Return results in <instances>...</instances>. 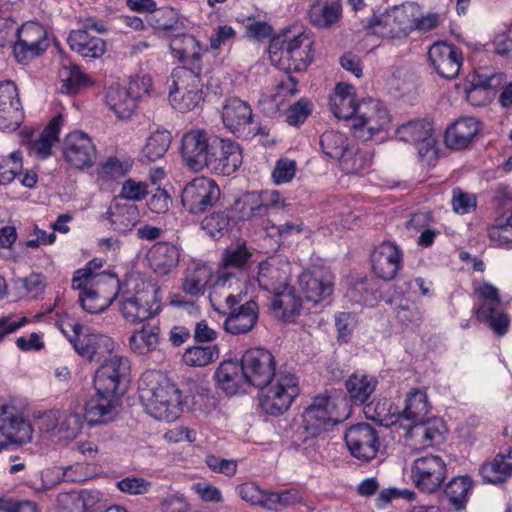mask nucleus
<instances>
[{
  "instance_id": "61",
  "label": "nucleus",
  "mask_w": 512,
  "mask_h": 512,
  "mask_svg": "<svg viewBox=\"0 0 512 512\" xmlns=\"http://www.w3.org/2000/svg\"><path fill=\"white\" fill-rule=\"evenodd\" d=\"M22 171V154L14 151L9 154L4 163L0 164V184L7 185L18 178Z\"/></svg>"
},
{
  "instance_id": "10",
  "label": "nucleus",
  "mask_w": 512,
  "mask_h": 512,
  "mask_svg": "<svg viewBox=\"0 0 512 512\" xmlns=\"http://www.w3.org/2000/svg\"><path fill=\"white\" fill-rule=\"evenodd\" d=\"M248 386L264 390L276 378V362L273 354L263 348L247 350L241 358Z\"/></svg>"
},
{
  "instance_id": "17",
  "label": "nucleus",
  "mask_w": 512,
  "mask_h": 512,
  "mask_svg": "<svg viewBox=\"0 0 512 512\" xmlns=\"http://www.w3.org/2000/svg\"><path fill=\"white\" fill-rule=\"evenodd\" d=\"M48 46L46 29L37 22H27L18 29L14 55L18 62L26 63L39 56Z\"/></svg>"
},
{
  "instance_id": "21",
  "label": "nucleus",
  "mask_w": 512,
  "mask_h": 512,
  "mask_svg": "<svg viewBox=\"0 0 512 512\" xmlns=\"http://www.w3.org/2000/svg\"><path fill=\"white\" fill-rule=\"evenodd\" d=\"M217 148L210 152L207 165L212 172L229 176L242 164V151L238 143L217 138L214 141Z\"/></svg>"
},
{
  "instance_id": "15",
  "label": "nucleus",
  "mask_w": 512,
  "mask_h": 512,
  "mask_svg": "<svg viewBox=\"0 0 512 512\" xmlns=\"http://www.w3.org/2000/svg\"><path fill=\"white\" fill-rule=\"evenodd\" d=\"M344 440L351 455L363 462L375 459L381 447L378 431L365 422L350 426Z\"/></svg>"
},
{
  "instance_id": "20",
  "label": "nucleus",
  "mask_w": 512,
  "mask_h": 512,
  "mask_svg": "<svg viewBox=\"0 0 512 512\" xmlns=\"http://www.w3.org/2000/svg\"><path fill=\"white\" fill-rule=\"evenodd\" d=\"M63 157L73 168H89L96 161V148L86 133L73 131L64 139Z\"/></svg>"
},
{
  "instance_id": "7",
  "label": "nucleus",
  "mask_w": 512,
  "mask_h": 512,
  "mask_svg": "<svg viewBox=\"0 0 512 512\" xmlns=\"http://www.w3.org/2000/svg\"><path fill=\"white\" fill-rule=\"evenodd\" d=\"M236 290H226L225 303L227 316L224 321V329L233 335L247 334L258 322L259 306L256 301L250 299L242 303V292L234 293Z\"/></svg>"
},
{
  "instance_id": "9",
  "label": "nucleus",
  "mask_w": 512,
  "mask_h": 512,
  "mask_svg": "<svg viewBox=\"0 0 512 512\" xmlns=\"http://www.w3.org/2000/svg\"><path fill=\"white\" fill-rule=\"evenodd\" d=\"M259 398L261 408L270 415L287 411L298 395V381L292 373H279Z\"/></svg>"
},
{
  "instance_id": "64",
  "label": "nucleus",
  "mask_w": 512,
  "mask_h": 512,
  "mask_svg": "<svg viewBox=\"0 0 512 512\" xmlns=\"http://www.w3.org/2000/svg\"><path fill=\"white\" fill-rule=\"evenodd\" d=\"M312 103L307 98H301L286 110V122L290 126H299L312 113Z\"/></svg>"
},
{
  "instance_id": "50",
  "label": "nucleus",
  "mask_w": 512,
  "mask_h": 512,
  "mask_svg": "<svg viewBox=\"0 0 512 512\" xmlns=\"http://www.w3.org/2000/svg\"><path fill=\"white\" fill-rule=\"evenodd\" d=\"M219 357V349L217 345H195L188 347L183 356L182 361L190 367H204Z\"/></svg>"
},
{
  "instance_id": "32",
  "label": "nucleus",
  "mask_w": 512,
  "mask_h": 512,
  "mask_svg": "<svg viewBox=\"0 0 512 512\" xmlns=\"http://www.w3.org/2000/svg\"><path fill=\"white\" fill-rule=\"evenodd\" d=\"M179 259V248L168 242H157L147 254L150 267L159 275L169 274L178 266Z\"/></svg>"
},
{
  "instance_id": "37",
  "label": "nucleus",
  "mask_w": 512,
  "mask_h": 512,
  "mask_svg": "<svg viewBox=\"0 0 512 512\" xmlns=\"http://www.w3.org/2000/svg\"><path fill=\"white\" fill-rule=\"evenodd\" d=\"M356 104L354 87L347 83H338L330 97L333 114L339 119L351 121Z\"/></svg>"
},
{
  "instance_id": "3",
  "label": "nucleus",
  "mask_w": 512,
  "mask_h": 512,
  "mask_svg": "<svg viewBox=\"0 0 512 512\" xmlns=\"http://www.w3.org/2000/svg\"><path fill=\"white\" fill-rule=\"evenodd\" d=\"M312 46L313 41L308 35L293 34L290 29H287L270 40L269 57L273 63L288 70L304 71L314 58Z\"/></svg>"
},
{
  "instance_id": "54",
  "label": "nucleus",
  "mask_w": 512,
  "mask_h": 512,
  "mask_svg": "<svg viewBox=\"0 0 512 512\" xmlns=\"http://www.w3.org/2000/svg\"><path fill=\"white\" fill-rule=\"evenodd\" d=\"M480 474L486 482L492 484L503 483L512 476L511 466L505 464L504 456L498 454L493 461L481 466Z\"/></svg>"
},
{
  "instance_id": "1",
  "label": "nucleus",
  "mask_w": 512,
  "mask_h": 512,
  "mask_svg": "<svg viewBox=\"0 0 512 512\" xmlns=\"http://www.w3.org/2000/svg\"><path fill=\"white\" fill-rule=\"evenodd\" d=\"M101 259L89 261L85 267L74 272L72 288L78 290L83 310L91 314L104 312L120 291V280L116 273L100 272Z\"/></svg>"
},
{
  "instance_id": "6",
  "label": "nucleus",
  "mask_w": 512,
  "mask_h": 512,
  "mask_svg": "<svg viewBox=\"0 0 512 512\" xmlns=\"http://www.w3.org/2000/svg\"><path fill=\"white\" fill-rule=\"evenodd\" d=\"M133 285L130 296V322L141 323L158 314L160 311L159 287L138 272L130 273V285Z\"/></svg>"
},
{
  "instance_id": "23",
  "label": "nucleus",
  "mask_w": 512,
  "mask_h": 512,
  "mask_svg": "<svg viewBox=\"0 0 512 512\" xmlns=\"http://www.w3.org/2000/svg\"><path fill=\"white\" fill-rule=\"evenodd\" d=\"M34 423L24 418L23 414L13 405L4 404L0 407V432L11 442L26 444L32 441Z\"/></svg>"
},
{
  "instance_id": "12",
  "label": "nucleus",
  "mask_w": 512,
  "mask_h": 512,
  "mask_svg": "<svg viewBox=\"0 0 512 512\" xmlns=\"http://www.w3.org/2000/svg\"><path fill=\"white\" fill-rule=\"evenodd\" d=\"M93 386L96 392L123 398L128 387L125 358L115 355L106 359L94 373Z\"/></svg>"
},
{
  "instance_id": "19",
  "label": "nucleus",
  "mask_w": 512,
  "mask_h": 512,
  "mask_svg": "<svg viewBox=\"0 0 512 512\" xmlns=\"http://www.w3.org/2000/svg\"><path fill=\"white\" fill-rule=\"evenodd\" d=\"M24 121V110L17 86L10 80L0 82V131L13 132Z\"/></svg>"
},
{
  "instance_id": "49",
  "label": "nucleus",
  "mask_w": 512,
  "mask_h": 512,
  "mask_svg": "<svg viewBox=\"0 0 512 512\" xmlns=\"http://www.w3.org/2000/svg\"><path fill=\"white\" fill-rule=\"evenodd\" d=\"M443 423L437 418H425V421L416 422L410 425L411 437L420 438L419 443L422 447H429L442 438L441 429Z\"/></svg>"
},
{
  "instance_id": "56",
  "label": "nucleus",
  "mask_w": 512,
  "mask_h": 512,
  "mask_svg": "<svg viewBox=\"0 0 512 512\" xmlns=\"http://www.w3.org/2000/svg\"><path fill=\"white\" fill-rule=\"evenodd\" d=\"M62 80L61 92L76 94L89 85V79L76 65L63 67L60 72Z\"/></svg>"
},
{
  "instance_id": "51",
  "label": "nucleus",
  "mask_w": 512,
  "mask_h": 512,
  "mask_svg": "<svg viewBox=\"0 0 512 512\" xmlns=\"http://www.w3.org/2000/svg\"><path fill=\"white\" fill-rule=\"evenodd\" d=\"M128 181L122 184L121 194L116 197L108 210L111 227L120 232H125L128 226V196L125 191Z\"/></svg>"
},
{
  "instance_id": "44",
  "label": "nucleus",
  "mask_w": 512,
  "mask_h": 512,
  "mask_svg": "<svg viewBox=\"0 0 512 512\" xmlns=\"http://www.w3.org/2000/svg\"><path fill=\"white\" fill-rule=\"evenodd\" d=\"M172 54L184 63H200L202 52L199 41L192 35H176L170 41Z\"/></svg>"
},
{
  "instance_id": "22",
  "label": "nucleus",
  "mask_w": 512,
  "mask_h": 512,
  "mask_svg": "<svg viewBox=\"0 0 512 512\" xmlns=\"http://www.w3.org/2000/svg\"><path fill=\"white\" fill-rule=\"evenodd\" d=\"M122 410V397L111 394H95L86 402L84 418L90 426L113 422Z\"/></svg>"
},
{
  "instance_id": "53",
  "label": "nucleus",
  "mask_w": 512,
  "mask_h": 512,
  "mask_svg": "<svg viewBox=\"0 0 512 512\" xmlns=\"http://www.w3.org/2000/svg\"><path fill=\"white\" fill-rule=\"evenodd\" d=\"M157 328L149 325H142L141 328L134 329L130 337V350L138 354H146L155 349L158 342Z\"/></svg>"
},
{
  "instance_id": "38",
  "label": "nucleus",
  "mask_w": 512,
  "mask_h": 512,
  "mask_svg": "<svg viewBox=\"0 0 512 512\" xmlns=\"http://www.w3.org/2000/svg\"><path fill=\"white\" fill-rule=\"evenodd\" d=\"M67 41L70 48L83 57L98 58L106 50L105 42L99 37L91 36L86 29L72 31Z\"/></svg>"
},
{
  "instance_id": "25",
  "label": "nucleus",
  "mask_w": 512,
  "mask_h": 512,
  "mask_svg": "<svg viewBox=\"0 0 512 512\" xmlns=\"http://www.w3.org/2000/svg\"><path fill=\"white\" fill-rule=\"evenodd\" d=\"M332 275L321 268L304 271L298 279L299 287L306 301L317 304L333 292Z\"/></svg>"
},
{
  "instance_id": "59",
  "label": "nucleus",
  "mask_w": 512,
  "mask_h": 512,
  "mask_svg": "<svg viewBox=\"0 0 512 512\" xmlns=\"http://www.w3.org/2000/svg\"><path fill=\"white\" fill-rule=\"evenodd\" d=\"M202 88L183 90L181 93L169 92V101L181 113L191 111L202 100Z\"/></svg>"
},
{
  "instance_id": "30",
  "label": "nucleus",
  "mask_w": 512,
  "mask_h": 512,
  "mask_svg": "<svg viewBox=\"0 0 512 512\" xmlns=\"http://www.w3.org/2000/svg\"><path fill=\"white\" fill-rule=\"evenodd\" d=\"M479 131L480 124L476 118L461 117L446 129L445 144L456 150L466 148Z\"/></svg>"
},
{
  "instance_id": "13",
  "label": "nucleus",
  "mask_w": 512,
  "mask_h": 512,
  "mask_svg": "<svg viewBox=\"0 0 512 512\" xmlns=\"http://www.w3.org/2000/svg\"><path fill=\"white\" fill-rule=\"evenodd\" d=\"M220 196L221 190L214 180L197 177L183 188L181 203L189 213L200 214L213 207Z\"/></svg>"
},
{
  "instance_id": "14",
  "label": "nucleus",
  "mask_w": 512,
  "mask_h": 512,
  "mask_svg": "<svg viewBox=\"0 0 512 512\" xmlns=\"http://www.w3.org/2000/svg\"><path fill=\"white\" fill-rule=\"evenodd\" d=\"M447 476V466L438 455L417 458L411 468L412 481L417 489L426 494L438 491Z\"/></svg>"
},
{
  "instance_id": "2",
  "label": "nucleus",
  "mask_w": 512,
  "mask_h": 512,
  "mask_svg": "<svg viewBox=\"0 0 512 512\" xmlns=\"http://www.w3.org/2000/svg\"><path fill=\"white\" fill-rule=\"evenodd\" d=\"M138 399L146 413L160 421L173 422L183 411L181 390L160 371L148 370L142 374Z\"/></svg>"
},
{
  "instance_id": "27",
  "label": "nucleus",
  "mask_w": 512,
  "mask_h": 512,
  "mask_svg": "<svg viewBox=\"0 0 512 512\" xmlns=\"http://www.w3.org/2000/svg\"><path fill=\"white\" fill-rule=\"evenodd\" d=\"M372 269L376 276L385 281L395 278L401 265V252L391 242H383L371 254Z\"/></svg>"
},
{
  "instance_id": "47",
  "label": "nucleus",
  "mask_w": 512,
  "mask_h": 512,
  "mask_svg": "<svg viewBox=\"0 0 512 512\" xmlns=\"http://www.w3.org/2000/svg\"><path fill=\"white\" fill-rule=\"evenodd\" d=\"M98 499L99 493L97 491L63 492L57 497V505L64 512H79L81 508H92L94 502Z\"/></svg>"
},
{
  "instance_id": "46",
  "label": "nucleus",
  "mask_w": 512,
  "mask_h": 512,
  "mask_svg": "<svg viewBox=\"0 0 512 512\" xmlns=\"http://www.w3.org/2000/svg\"><path fill=\"white\" fill-rule=\"evenodd\" d=\"M236 206H240V219L244 221H262L264 217L269 216L271 211L258 196L257 192H251L244 195L242 199L235 202ZM267 219H265L266 221Z\"/></svg>"
},
{
  "instance_id": "43",
  "label": "nucleus",
  "mask_w": 512,
  "mask_h": 512,
  "mask_svg": "<svg viewBox=\"0 0 512 512\" xmlns=\"http://www.w3.org/2000/svg\"><path fill=\"white\" fill-rule=\"evenodd\" d=\"M213 277L212 270L206 265H197L188 270L182 280L181 288L191 297L203 296Z\"/></svg>"
},
{
  "instance_id": "24",
  "label": "nucleus",
  "mask_w": 512,
  "mask_h": 512,
  "mask_svg": "<svg viewBox=\"0 0 512 512\" xmlns=\"http://www.w3.org/2000/svg\"><path fill=\"white\" fill-rule=\"evenodd\" d=\"M428 59L436 73L445 79L456 78L463 63L461 50L445 42L434 43L428 50Z\"/></svg>"
},
{
  "instance_id": "48",
  "label": "nucleus",
  "mask_w": 512,
  "mask_h": 512,
  "mask_svg": "<svg viewBox=\"0 0 512 512\" xmlns=\"http://www.w3.org/2000/svg\"><path fill=\"white\" fill-rule=\"evenodd\" d=\"M272 308L285 322H290L300 313L301 301L286 286L285 289L274 294Z\"/></svg>"
},
{
  "instance_id": "35",
  "label": "nucleus",
  "mask_w": 512,
  "mask_h": 512,
  "mask_svg": "<svg viewBox=\"0 0 512 512\" xmlns=\"http://www.w3.org/2000/svg\"><path fill=\"white\" fill-rule=\"evenodd\" d=\"M172 141L171 133L167 130H156L151 133L141 147L138 161L150 164L162 159L167 153Z\"/></svg>"
},
{
  "instance_id": "63",
  "label": "nucleus",
  "mask_w": 512,
  "mask_h": 512,
  "mask_svg": "<svg viewBox=\"0 0 512 512\" xmlns=\"http://www.w3.org/2000/svg\"><path fill=\"white\" fill-rule=\"evenodd\" d=\"M263 229L267 232L268 236H278L279 240H286L294 234H299L304 229L302 221L286 222L285 224L275 225L267 219L263 222Z\"/></svg>"
},
{
  "instance_id": "41",
  "label": "nucleus",
  "mask_w": 512,
  "mask_h": 512,
  "mask_svg": "<svg viewBox=\"0 0 512 512\" xmlns=\"http://www.w3.org/2000/svg\"><path fill=\"white\" fill-rule=\"evenodd\" d=\"M257 282L261 289L273 295L288 286L286 272L280 269L274 260L259 264Z\"/></svg>"
},
{
  "instance_id": "34",
  "label": "nucleus",
  "mask_w": 512,
  "mask_h": 512,
  "mask_svg": "<svg viewBox=\"0 0 512 512\" xmlns=\"http://www.w3.org/2000/svg\"><path fill=\"white\" fill-rule=\"evenodd\" d=\"M473 488V481L468 475L453 477L443 488L442 501L455 511L466 508L468 494Z\"/></svg>"
},
{
  "instance_id": "36",
  "label": "nucleus",
  "mask_w": 512,
  "mask_h": 512,
  "mask_svg": "<svg viewBox=\"0 0 512 512\" xmlns=\"http://www.w3.org/2000/svg\"><path fill=\"white\" fill-rule=\"evenodd\" d=\"M63 122L61 115L53 117L39 138L30 143L29 153L39 159L48 158L52 154V147L58 140Z\"/></svg>"
},
{
  "instance_id": "4",
  "label": "nucleus",
  "mask_w": 512,
  "mask_h": 512,
  "mask_svg": "<svg viewBox=\"0 0 512 512\" xmlns=\"http://www.w3.org/2000/svg\"><path fill=\"white\" fill-rule=\"evenodd\" d=\"M32 419L40 434L63 445L75 440L82 432L84 424L82 414L73 408L35 411Z\"/></svg>"
},
{
  "instance_id": "45",
  "label": "nucleus",
  "mask_w": 512,
  "mask_h": 512,
  "mask_svg": "<svg viewBox=\"0 0 512 512\" xmlns=\"http://www.w3.org/2000/svg\"><path fill=\"white\" fill-rule=\"evenodd\" d=\"M392 404L387 399L372 400L363 408L367 419L372 420L384 427H391L401 420L399 412H391Z\"/></svg>"
},
{
  "instance_id": "8",
  "label": "nucleus",
  "mask_w": 512,
  "mask_h": 512,
  "mask_svg": "<svg viewBox=\"0 0 512 512\" xmlns=\"http://www.w3.org/2000/svg\"><path fill=\"white\" fill-rule=\"evenodd\" d=\"M252 253L245 245L226 249L222 254L221 270L211 285V296L221 294V290H237L241 286V275L248 266Z\"/></svg>"
},
{
  "instance_id": "57",
  "label": "nucleus",
  "mask_w": 512,
  "mask_h": 512,
  "mask_svg": "<svg viewBox=\"0 0 512 512\" xmlns=\"http://www.w3.org/2000/svg\"><path fill=\"white\" fill-rule=\"evenodd\" d=\"M339 162L342 171L346 174H356L366 169L370 165L371 159L358 147L350 146Z\"/></svg>"
},
{
  "instance_id": "55",
  "label": "nucleus",
  "mask_w": 512,
  "mask_h": 512,
  "mask_svg": "<svg viewBox=\"0 0 512 512\" xmlns=\"http://www.w3.org/2000/svg\"><path fill=\"white\" fill-rule=\"evenodd\" d=\"M475 294L481 300L480 306L474 309L476 317H485L491 312V309L497 308L501 304L499 290L490 283H483L477 287Z\"/></svg>"
},
{
  "instance_id": "28",
  "label": "nucleus",
  "mask_w": 512,
  "mask_h": 512,
  "mask_svg": "<svg viewBox=\"0 0 512 512\" xmlns=\"http://www.w3.org/2000/svg\"><path fill=\"white\" fill-rule=\"evenodd\" d=\"M396 137L403 142L418 145V153L424 157L434 145L432 138V124L425 119L411 120L403 123L396 129Z\"/></svg>"
},
{
  "instance_id": "42",
  "label": "nucleus",
  "mask_w": 512,
  "mask_h": 512,
  "mask_svg": "<svg viewBox=\"0 0 512 512\" xmlns=\"http://www.w3.org/2000/svg\"><path fill=\"white\" fill-rule=\"evenodd\" d=\"M429 409L426 392L415 388L407 394L405 407L401 413L399 412V415H401V419L411 422L412 425L416 422L425 421Z\"/></svg>"
},
{
  "instance_id": "29",
  "label": "nucleus",
  "mask_w": 512,
  "mask_h": 512,
  "mask_svg": "<svg viewBox=\"0 0 512 512\" xmlns=\"http://www.w3.org/2000/svg\"><path fill=\"white\" fill-rule=\"evenodd\" d=\"M253 121L251 106L238 97H230L222 107V122L235 135H240Z\"/></svg>"
},
{
  "instance_id": "33",
  "label": "nucleus",
  "mask_w": 512,
  "mask_h": 512,
  "mask_svg": "<svg viewBox=\"0 0 512 512\" xmlns=\"http://www.w3.org/2000/svg\"><path fill=\"white\" fill-rule=\"evenodd\" d=\"M308 16L315 27L330 28L341 19V0H311Z\"/></svg>"
},
{
  "instance_id": "52",
  "label": "nucleus",
  "mask_w": 512,
  "mask_h": 512,
  "mask_svg": "<svg viewBox=\"0 0 512 512\" xmlns=\"http://www.w3.org/2000/svg\"><path fill=\"white\" fill-rule=\"evenodd\" d=\"M319 144L322 152L333 159L340 160L351 146L347 142L345 135L335 132L326 131L319 138Z\"/></svg>"
},
{
  "instance_id": "40",
  "label": "nucleus",
  "mask_w": 512,
  "mask_h": 512,
  "mask_svg": "<svg viewBox=\"0 0 512 512\" xmlns=\"http://www.w3.org/2000/svg\"><path fill=\"white\" fill-rule=\"evenodd\" d=\"M377 383L373 376L353 373L346 380L345 387L351 402L355 405H362L373 394Z\"/></svg>"
},
{
  "instance_id": "39",
  "label": "nucleus",
  "mask_w": 512,
  "mask_h": 512,
  "mask_svg": "<svg viewBox=\"0 0 512 512\" xmlns=\"http://www.w3.org/2000/svg\"><path fill=\"white\" fill-rule=\"evenodd\" d=\"M191 67L179 66L173 69L170 81L169 92L181 93L183 90L202 88L200 63H188Z\"/></svg>"
},
{
  "instance_id": "26",
  "label": "nucleus",
  "mask_w": 512,
  "mask_h": 512,
  "mask_svg": "<svg viewBox=\"0 0 512 512\" xmlns=\"http://www.w3.org/2000/svg\"><path fill=\"white\" fill-rule=\"evenodd\" d=\"M351 121L352 128L366 127L372 134L384 128L389 122V115L387 110L380 105L379 101L368 98L357 102L355 114Z\"/></svg>"
},
{
  "instance_id": "16",
  "label": "nucleus",
  "mask_w": 512,
  "mask_h": 512,
  "mask_svg": "<svg viewBox=\"0 0 512 512\" xmlns=\"http://www.w3.org/2000/svg\"><path fill=\"white\" fill-rule=\"evenodd\" d=\"M218 137L203 129H192L182 137L181 154L186 165L194 172L202 171Z\"/></svg>"
},
{
  "instance_id": "60",
  "label": "nucleus",
  "mask_w": 512,
  "mask_h": 512,
  "mask_svg": "<svg viewBox=\"0 0 512 512\" xmlns=\"http://www.w3.org/2000/svg\"><path fill=\"white\" fill-rule=\"evenodd\" d=\"M128 90L118 84L111 85L106 94V102L118 119H125L128 110Z\"/></svg>"
},
{
  "instance_id": "31",
  "label": "nucleus",
  "mask_w": 512,
  "mask_h": 512,
  "mask_svg": "<svg viewBox=\"0 0 512 512\" xmlns=\"http://www.w3.org/2000/svg\"><path fill=\"white\" fill-rule=\"evenodd\" d=\"M218 387L227 395H235L240 389L247 385L242 363L226 360L220 363L214 373Z\"/></svg>"
},
{
  "instance_id": "18",
  "label": "nucleus",
  "mask_w": 512,
  "mask_h": 512,
  "mask_svg": "<svg viewBox=\"0 0 512 512\" xmlns=\"http://www.w3.org/2000/svg\"><path fill=\"white\" fill-rule=\"evenodd\" d=\"M335 405L329 396H317L303 412V428L305 432L316 437L341 422L334 414Z\"/></svg>"
},
{
  "instance_id": "5",
  "label": "nucleus",
  "mask_w": 512,
  "mask_h": 512,
  "mask_svg": "<svg viewBox=\"0 0 512 512\" xmlns=\"http://www.w3.org/2000/svg\"><path fill=\"white\" fill-rule=\"evenodd\" d=\"M415 12L417 8L413 4L394 6L380 17L373 13L364 29L382 38H406L415 28Z\"/></svg>"
},
{
  "instance_id": "58",
  "label": "nucleus",
  "mask_w": 512,
  "mask_h": 512,
  "mask_svg": "<svg viewBox=\"0 0 512 512\" xmlns=\"http://www.w3.org/2000/svg\"><path fill=\"white\" fill-rule=\"evenodd\" d=\"M229 226L230 216L226 211L213 212L201 222L202 229L215 239L224 236L228 232Z\"/></svg>"
},
{
  "instance_id": "11",
  "label": "nucleus",
  "mask_w": 512,
  "mask_h": 512,
  "mask_svg": "<svg viewBox=\"0 0 512 512\" xmlns=\"http://www.w3.org/2000/svg\"><path fill=\"white\" fill-rule=\"evenodd\" d=\"M73 334L68 336L75 352L86 360L99 361L117 349V344L107 335L84 331L80 324L72 326Z\"/></svg>"
},
{
  "instance_id": "62",
  "label": "nucleus",
  "mask_w": 512,
  "mask_h": 512,
  "mask_svg": "<svg viewBox=\"0 0 512 512\" xmlns=\"http://www.w3.org/2000/svg\"><path fill=\"white\" fill-rule=\"evenodd\" d=\"M236 491L242 500L266 508L268 491L262 490L254 482L242 483L236 487Z\"/></svg>"
}]
</instances>
